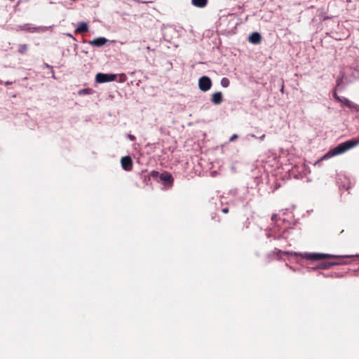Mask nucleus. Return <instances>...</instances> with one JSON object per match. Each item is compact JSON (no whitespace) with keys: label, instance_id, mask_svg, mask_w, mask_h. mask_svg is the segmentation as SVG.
<instances>
[{"label":"nucleus","instance_id":"obj_6","mask_svg":"<svg viewBox=\"0 0 359 359\" xmlns=\"http://www.w3.org/2000/svg\"><path fill=\"white\" fill-rule=\"evenodd\" d=\"M107 40L104 37H99L94 39L92 41H90L88 42L89 44L94 46H102L107 43Z\"/></svg>","mask_w":359,"mask_h":359},{"label":"nucleus","instance_id":"obj_17","mask_svg":"<svg viewBox=\"0 0 359 359\" xmlns=\"http://www.w3.org/2000/svg\"><path fill=\"white\" fill-rule=\"evenodd\" d=\"M222 212H223L224 213H227V212H228V209H227V208H224V209L222 210Z\"/></svg>","mask_w":359,"mask_h":359},{"label":"nucleus","instance_id":"obj_4","mask_svg":"<svg viewBox=\"0 0 359 359\" xmlns=\"http://www.w3.org/2000/svg\"><path fill=\"white\" fill-rule=\"evenodd\" d=\"M334 97L339 102L346 104L348 108L353 109L356 111H359V106L358 104L352 102L351 101L348 100V99H346L345 97H339L337 96L336 95H334Z\"/></svg>","mask_w":359,"mask_h":359},{"label":"nucleus","instance_id":"obj_2","mask_svg":"<svg viewBox=\"0 0 359 359\" xmlns=\"http://www.w3.org/2000/svg\"><path fill=\"white\" fill-rule=\"evenodd\" d=\"M116 79V75L113 74H103L98 73L96 75L95 80L97 83H105L114 81Z\"/></svg>","mask_w":359,"mask_h":359},{"label":"nucleus","instance_id":"obj_7","mask_svg":"<svg viewBox=\"0 0 359 359\" xmlns=\"http://www.w3.org/2000/svg\"><path fill=\"white\" fill-rule=\"evenodd\" d=\"M334 257V256L328 255V254H319V253H313V254H309L308 255V258L310 259H312V260H320V259H325L327 257Z\"/></svg>","mask_w":359,"mask_h":359},{"label":"nucleus","instance_id":"obj_5","mask_svg":"<svg viewBox=\"0 0 359 359\" xmlns=\"http://www.w3.org/2000/svg\"><path fill=\"white\" fill-rule=\"evenodd\" d=\"M121 165L126 170H131L133 168V161L130 157L125 156L121 159Z\"/></svg>","mask_w":359,"mask_h":359},{"label":"nucleus","instance_id":"obj_1","mask_svg":"<svg viewBox=\"0 0 359 359\" xmlns=\"http://www.w3.org/2000/svg\"><path fill=\"white\" fill-rule=\"evenodd\" d=\"M359 144V138L358 139H353L345 142L339 144L335 148L329 151L323 158L322 159H327L331 157H333L336 155H339L344 153L348 149L355 147Z\"/></svg>","mask_w":359,"mask_h":359},{"label":"nucleus","instance_id":"obj_3","mask_svg":"<svg viewBox=\"0 0 359 359\" xmlns=\"http://www.w3.org/2000/svg\"><path fill=\"white\" fill-rule=\"evenodd\" d=\"M198 86H199V88L202 91L205 92V91L208 90L211 88V86H212V82H211L210 79L205 76H202L201 78L199 79Z\"/></svg>","mask_w":359,"mask_h":359},{"label":"nucleus","instance_id":"obj_14","mask_svg":"<svg viewBox=\"0 0 359 359\" xmlns=\"http://www.w3.org/2000/svg\"><path fill=\"white\" fill-rule=\"evenodd\" d=\"M221 85L224 88L228 87L229 85V80L227 78H223L221 80Z\"/></svg>","mask_w":359,"mask_h":359},{"label":"nucleus","instance_id":"obj_12","mask_svg":"<svg viewBox=\"0 0 359 359\" xmlns=\"http://www.w3.org/2000/svg\"><path fill=\"white\" fill-rule=\"evenodd\" d=\"M161 179L165 182H170L172 180V176L168 173H163L161 175Z\"/></svg>","mask_w":359,"mask_h":359},{"label":"nucleus","instance_id":"obj_11","mask_svg":"<svg viewBox=\"0 0 359 359\" xmlns=\"http://www.w3.org/2000/svg\"><path fill=\"white\" fill-rule=\"evenodd\" d=\"M191 4L198 8H204L208 4V0H191Z\"/></svg>","mask_w":359,"mask_h":359},{"label":"nucleus","instance_id":"obj_16","mask_svg":"<svg viewBox=\"0 0 359 359\" xmlns=\"http://www.w3.org/2000/svg\"><path fill=\"white\" fill-rule=\"evenodd\" d=\"M237 137H238L237 135H232V136L231 137V138H230V141H231V142H233V141H234Z\"/></svg>","mask_w":359,"mask_h":359},{"label":"nucleus","instance_id":"obj_19","mask_svg":"<svg viewBox=\"0 0 359 359\" xmlns=\"http://www.w3.org/2000/svg\"><path fill=\"white\" fill-rule=\"evenodd\" d=\"M129 137H130V139L133 140V135H129Z\"/></svg>","mask_w":359,"mask_h":359},{"label":"nucleus","instance_id":"obj_8","mask_svg":"<svg viewBox=\"0 0 359 359\" xmlns=\"http://www.w3.org/2000/svg\"><path fill=\"white\" fill-rule=\"evenodd\" d=\"M262 41V36L258 32H254L249 36V41L254 44H258Z\"/></svg>","mask_w":359,"mask_h":359},{"label":"nucleus","instance_id":"obj_18","mask_svg":"<svg viewBox=\"0 0 359 359\" xmlns=\"http://www.w3.org/2000/svg\"><path fill=\"white\" fill-rule=\"evenodd\" d=\"M264 137H265V135H262L259 137V139H260V140H263L264 139Z\"/></svg>","mask_w":359,"mask_h":359},{"label":"nucleus","instance_id":"obj_15","mask_svg":"<svg viewBox=\"0 0 359 359\" xmlns=\"http://www.w3.org/2000/svg\"><path fill=\"white\" fill-rule=\"evenodd\" d=\"M90 89H84L79 91V94H88L90 93Z\"/></svg>","mask_w":359,"mask_h":359},{"label":"nucleus","instance_id":"obj_9","mask_svg":"<svg viewBox=\"0 0 359 359\" xmlns=\"http://www.w3.org/2000/svg\"><path fill=\"white\" fill-rule=\"evenodd\" d=\"M88 24L86 22H82L78 25V27L75 29V33L81 34L83 32H88Z\"/></svg>","mask_w":359,"mask_h":359},{"label":"nucleus","instance_id":"obj_13","mask_svg":"<svg viewBox=\"0 0 359 359\" xmlns=\"http://www.w3.org/2000/svg\"><path fill=\"white\" fill-rule=\"evenodd\" d=\"M28 49V46L26 44L20 45L18 47V51L21 54H24L27 52Z\"/></svg>","mask_w":359,"mask_h":359},{"label":"nucleus","instance_id":"obj_10","mask_svg":"<svg viewBox=\"0 0 359 359\" xmlns=\"http://www.w3.org/2000/svg\"><path fill=\"white\" fill-rule=\"evenodd\" d=\"M222 99H223V96H222V93L217 92V93H215L212 94L211 101L215 104H219L222 102Z\"/></svg>","mask_w":359,"mask_h":359}]
</instances>
